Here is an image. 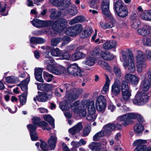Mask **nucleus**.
<instances>
[{
	"label": "nucleus",
	"mask_w": 151,
	"mask_h": 151,
	"mask_svg": "<svg viewBox=\"0 0 151 151\" xmlns=\"http://www.w3.org/2000/svg\"><path fill=\"white\" fill-rule=\"evenodd\" d=\"M128 53L129 54L128 56L129 59L127 61V53H124L122 54L123 66L125 69L127 70L130 73H133L135 70L134 57L133 54L130 50H128Z\"/></svg>",
	"instance_id": "f257e3e1"
},
{
	"label": "nucleus",
	"mask_w": 151,
	"mask_h": 151,
	"mask_svg": "<svg viewBox=\"0 0 151 151\" xmlns=\"http://www.w3.org/2000/svg\"><path fill=\"white\" fill-rule=\"evenodd\" d=\"M136 59L137 62V70L138 73H140L142 71L143 69L147 66L144 53L139 50H138Z\"/></svg>",
	"instance_id": "f03ea898"
},
{
	"label": "nucleus",
	"mask_w": 151,
	"mask_h": 151,
	"mask_svg": "<svg viewBox=\"0 0 151 151\" xmlns=\"http://www.w3.org/2000/svg\"><path fill=\"white\" fill-rule=\"evenodd\" d=\"M64 1L65 4L63 8V14L64 16L68 14L73 16L76 14L78 12L75 5L71 4L70 0H64Z\"/></svg>",
	"instance_id": "7ed1b4c3"
},
{
	"label": "nucleus",
	"mask_w": 151,
	"mask_h": 151,
	"mask_svg": "<svg viewBox=\"0 0 151 151\" xmlns=\"http://www.w3.org/2000/svg\"><path fill=\"white\" fill-rule=\"evenodd\" d=\"M83 107L88 108V114L86 117L87 120L93 121L96 119L97 115L95 114L94 102L92 101L88 102Z\"/></svg>",
	"instance_id": "20e7f679"
},
{
	"label": "nucleus",
	"mask_w": 151,
	"mask_h": 151,
	"mask_svg": "<svg viewBox=\"0 0 151 151\" xmlns=\"http://www.w3.org/2000/svg\"><path fill=\"white\" fill-rule=\"evenodd\" d=\"M124 4V3L120 0L117 1L115 4L116 13L119 17H126L128 14L127 8Z\"/></svg>",
	"instance_id": "39448f33"
},
{
	"label": "nucleus",
	"mask_w": 151,
	"mask_h": 151,
	"mask_svg": "<svg viewBox=\"0 0 151 151\" xmlns=\"http://www.w3.org/2000/svg\"><path fill=\"white\" fill-rule=\"evenodd\" d=\"M107 143L105 140L100 142H92L90 143L88 147L92 151H108L105 148Z\"/></svg>",
	"instance_id": "423d86ee"
},
{
	"label": "nucleus",
	"mask_w": 151,
	"mask_h": 151,
	"mask_svg": "<svg viewBox=\"0 0 151 151\" xmlns=\"http://www.w3.org/2000/svg\"><path fill=\"white\" fill-rule=\"evenodd\" d=\"M67 24L68 22L65 19H60L53 23L52 29L56 32H60L67 27Z\"/></svg>",
	"instance_id": "0eeeda50"
},
{
	"label": "nucleus",
	"mask_w": 151,
	"mask_h": 151,
	"mask_svg": "<svg viewBox=\"0 0 151 151\" xmlns=\"http://www.w3.org/2000/svg\"><path fill=\"white\" fill-rule=\"evenodd\" d=\"M148 98V96L145 93L139 92L135 95L133 103L137 105H142L147 101Z\"/></svg>",
	"instance_id": "6e6552de"
},
{
	"label": "nucleus",
	"mask_w": 151,
	"mask_h": 151,
	"mask_svg": "<svg viewBox=\"0 0 151 151\" xmlns=\"http://www.w3.org/2000/svg\"><path fill=\"white\" fill-rule=\"evenodd\" d=\"M95 51H92L91 54L92 55H98V56H100L104 59L107 60H110L113 59L114 56L110 52L106 51H102L99 47L97 46L95 48Z\"/></svg>",
	"instance_id": "1a4fd4ad"
},
{
	"label": "nucleus",
	"mask_w": 151,
	"mask_h": 151,
	"mask_svg": "<svg viewBox=\"0 0 151 151\" xmlns=\"http://www.w3.org/2000/svg\"><path fill=\"white\" fill-rule=\"evenodd\" d=\"M82 29V25L81 24H77L67 28L65 30V33L69 36H75L78 35Z\"/></svg>",
	"instance_id": "9d476101"
},
{
	"label": "nucleus",
	"mask_w": 151,
	"mask_h": 151,
	"mask_svg": "<svg viewBox=\"0 0 151 151\" xmlns=\"http://www.w3.org/2000/svg\"><path fill=\"white\" fill-rule=\"evenodd\" d=\"M95 105L96 109L98 111L103 112L106 105V100L104 97L101 95L99 96L96 99Z\"/></svg>",
	"instance_id": "9b49d317"
},
{
	"label": "nucleus",
	"mask_w": 151,
	"mask_h": 151,
	"mask_svg": "<svg viewBox=\"0 0 151 151\" xmlns=\"http://www.w3.org/2000/svg\"><path fill=\"white\" fill-rule=\"evenodd\" d=\"M52 97V92L51 91L46 92H38V95L34 98L33 100L35 101L37 100L40 102H44L49 100Z\"/></svg>",
	"instance_id": "f8f14e48"
},
{
	"label": "nucleus",
	"mask_w": 151,
	"mask_h": 151,
	"mask_svg": "<svg viewBox=\"0 0 151 151\" xmlns=\"http://www.w3.org/2000/svg\"><path fill=\"white\" fill-rule=\"evenodd\" d=\"M69 74L74 76H82L83 71L76 64H73L69 66L67 68Z\"/></svg>",
	"instance_id": "ddd939ff"
},
{
	"label": "nucleus",
	"mask_w": 151,
	"mask_h": 151,
	"mask_svg": "<svg viewBox=\"0 0 151 151\" xmlns=\"http://www.w3.org/2000/svg\"><path fill=\"white\" fill-rule=\"evenodd\" d=\"M31 23L35 27L41 28L51 26L52 22L51 20H42L35 19L31 22Z\"/></svg>",
	"instance_id": "4468645a"
},
{
	"label": "nucleus",
	"mask_w": 151,
	"mask_h": 151,
	"mask_svg": "<svg viewBox=\"0 0 151 151\" xmlns=\"http://www.w3.org/2000/svg\"><path fill=\"white\" fill-rule=\"evenodd\" d=\"M122 94L123 99L125 101L129 100L131 96V91L129 89L127 83L123 81L121 86Z\"/></svg>",
	"instance_id": "2eb2a0df"
},
{
	"label": "nucleus",
	"mask_w": 151,
	"mask_h": 151,
	"mask_svg": "<svg viewBox=\"0 0 151 151\" xmlns=\"http://www.w3.org/2000/svg\"><path fill=\"white\" fill-rule=\"evenodd\" d=\"M95 51V48L94 50L90 52L89 55L83 62L84 64L89 66H93L95 64L97 61L96 58L95 56H98V55L91 54V52L92 51Z\"/></svg>",
	"instance_id": "dca6fc26"
},
{
	"label": "nucleus",
	"mask_w": 151,
	"mask_h": 151,
	"mask_svg": "<svg viewBox=\"0 0 151 151\" xmlns=\"http://www.w3.org/2000/svg\"><path fill=\"white\" fill-rule=\"evenodd\" d=\"M122 84L119 81H115L111 86V94L112 96L114 97L118 96L120 92V87Z\"/></svg>",
	"instance_id": "f3484780"
},
{
	"label": "nucleus",
	"mask_w": 151,
	"mask_h": 151,
	"mask_svg": "<svg viewBox=\"0 0 151 151\" xmlns=\"http://www.w3.org/2000/svg\"><path fill=\"white\" fill-rule=\"evenodd\" d=\"M109 1L108 0H104L101 3V9L104 15L111 18V14L109 11Z\"/></svg>",
	"instance_id": "a211bd4d"
},
{
	"label": "nucleus",
	"mask_w": 151,
	"mask_h": 151,
	"mask_svg": "<svg viewBox=\"0 0 151 151\" xmlns=\"http://www.w3.org/2000/svg\"><path fill=\"white\" fill-rule=\"evenodd\" d=\"M44 63L46 66V69L49 72L52 71V69L55 65V60L52 57L45 59Z\"/></svg>",
	"instance_id": "6ab92c4d"
},
{
	"label": "nucleus",
	"mask_w": 151,
	"mask_h": 151,
	"mask_svg": "<svg viewBox=\"0 0 151 151\" xmlns=\"http://www.w3.org/2000/svg\"><path fill=\"white\" fill-rule=\"evenodd\" d=\"M83 126L81 123L79 122L68 130L69 133L72 135L79 133L83 129Z\"/></svg>",
	"instance_id": "aec40b11"
},
{
	"label": "nucleus",
	"mask_w": 151,
	"mask_h": 151,
	"mask_svg": "<svg viewBox=\"0 0 151 151\" xmlns=\"http://www.w3.org/2000/svg\"><path fill=\"white\" fill-rule=\"evenodd\" d=\"M115 127L116 126L114 124L109 123L104 125L102 128L106 136H109L111 134V131L114 130Z\"/></svg>",
	"instance_id": "412c9836"
},
{
	"label": "nucleus",
	"mask_w": 151,
	"mask_h": 151,
	"mask_svg": "<svg viewBox=\"0 0 151 151\" xmlns=\"http://www.w3.org/2000/svg\"><path fill=\"white\" fill-rule=\"evenodd\" d=\"M60 10L58 12L55 9H52L50 12V17L52 19H57L60 17H63L64 15L63 14V9H60Z\"/></svg>",
	"instance_id": "4be33fe9"
},
{
	"label": "nucleus",
	"mask_w": 151,
	"mask_h": 151,
	"mask_svg": "<svg viewBox=\"0 0 151 151\" xmlns=\"http://www.w3.org/2000/svg\"><path fill=\"white\" fill-rule=\"evenodd\" d=\"M67 100H64L62 101L59 105L60 109L63 111H65L69 110L71 107L70 101H72L70 99L68 100L65 97Z\"/></svg>",
	"instance_id": "5701e85b"
},
{
	"label": "nucleus",
	"mask_w": 151,
	"mask_h": 151,
	"mask_svg": "<svg viewBox=\"0 0 151 151\" xmlns=\"http://www.w3.org/2000/svg\"><path fill=\"white\" fill-rule=\"evenodd\" d=\"M52 71L49 72L57 75H59L64 73L66 71L65 68L61 66H56L55 65Z\"/></svg>",
	"instance_id": "b1692460"
},
{
	"label": "nucleus",
	"mask_w": 151,
	"mask_h": 151,
	"mask_svg": "<svg viewBox=\"0 0 151 151\" xmlns=\"http://www.w3.org/2000/svg\"><path fill=\"white\" fill-rule=\"evenodd\" d=\"M150 30H151V27L148 25H146L138 29L137 31L139 34L145 36L149 34Z\"/></svg>",
	"instance_id": "393cba45"
},
{
	"label": "nucleus",
	"mask_w": 151,
	"mask_h": 151,
	"mask_svg": "<svg viewBox=\"0 0 151 151\" xmlns=\"http://www.w3.org/2000/svg\"><path fill=\"white\" fill-rule=\"evenodd\" d=\"M106 17L110 19L111 21L105 23L102 22H100L101 27L102 29H104L111 28L114 25V20L112 16H111V18H110L109 17Z\"/></svg>",
	"instance_id": "a878e982"
},
{
	"label": "nucleus",
	"mask_w": 151,
	"mask_h": 151,
	"mask_svg": "<svg viewBox=\"0 0 151 151\" xmlns=\"http://www.w3.org/2000/svg\"><path fill=\"white\" fill-rule=\"evenodd\" d=\"M138 13H134L131 16V19L132 20V28H137L140 25L141 22L138 19H136V17L139 16Z\"/></svg>",
	"instance_id": "bb28decb"
},
{
	"label": "nucleus",
	"mask_w": 151,
	"mask_h": 151,
	"mask_svg": "<svg viewBox=\"0 0 151 151\" xmlns=\"http://www.w3.org/2000/svg\"><path fill=\"white\" fill-rule=\"evenodd\" d=\"M38 89L42 91H49L52 89L53 87L50 84L40 83H36Z\"/></svg>",
	"instance_id": "cd10ccee"
},
{
	"label": "nucleus",
	"mask_w": 151,
	"mask_h": 151,
	"mask_svg": "<svg viewBox=\"0 0 151 151\" xmlns=\"http://www.w3.org/2000/svg\"><path fill=\"white\" fill-rule=\"evenodd\" d=\"M83 90L81 88H73L70 100L73 101L77 99L79 95L83 93Z\"/></svg>",
	"instance_id": "c85d7f7f"
},
{
	"label": "nucleus",
	"mask_w": 151,
	"mask_h": 151,
	"mask_svg": "<svg viewBox=\"0 0 151 151\" xmlns=\"http://www.w3.org/2000/svg\"><path fill=\"white\" fill-rule=\"evenodd\" d=\"M129 120L131 119H137L139 121L142 123L144 121V119L143 116L137 113H131L127 114Z\"/></svg>",
	"instance_id": "c756f323"
},
{
	"label": "nucleus",
	"mask_w": 151,
	"mask_h": 151,
	"mask_svg": "<svg viewBox=\"0 0 151 151\" xmlns=\"http://www.w3.org/2000/svg\"><path fill=\"white\" fill-rule=\"evenodd\" d=\"M57 141V138L56 135L51 136L48 141V143L51 150H54Z\"/></svg>",
	"instance_id": "7c9ffc66"
},
{
	"label": "nucleus",
	"mask_w": 151,
	"mask_h": 151,
	"mask_svg": "<svg viewBox=\"0 0 151 151\" xmlns=\"http://www.w3.org/2000/svg\"><path fill=\"white\" fill-rule=\"evenodd\" d=\"M117 44L116 42L114 40H107L103 44V47L106 50H109L114 47Z\"/></svg>",
	"instance_id": "2f4dec72"
},
{
	"label": "nucleus",
	"mask_w": 151,
	"mask_h": 151,
	"mask_svg": "<svg viewBox=\"0 0 151 151\" xmlns=\"http://www.w3.org/2000/svg\"><path fill=\"white\" fill-rule=\"evenodd\" d=\"M49 1L51 4L57 6L59 9H62L65 4L63 2V0H49Z\"/></svg>",
	"instance_id": "473e14b6"
},
{
	"label": "nucleus",
	"mask_w": 151,
	"mask_h": 151,
	"mask_svg": "<svg viewBox=\"0 0 151 151\" xmlns=\"http://www.w3.org/2000/svg\"><path fill=\"white\" fill-rule=\"evenodd\" d=\"M139 16L143 20L147 21L151 20V10H145L142 12Z\"/></svg>",
	"instance_id": "72a5a7b5"
},
{
	"label": "nucleus",
	"mask_w": 151,
	"mask_h": 151,
	"mask_svg": "<svg viewBox=\"0 0 151 151\" xmlns=\"http://www.w3.org/2000/svg\"><path fill=\"white\" fill-rule=\"evenodd\" d=\"M62 86H64L66 89V94L65 97L68 100H70L73 88H72V86L69 84H65Z\"/></svg>",
	"instance_id": "f704fd0d"
},
{
	"label": "nucleus",
	"mask_w": 151,
	"mask_h": 151,
	"mask_svg": "<svg viewBox=\"0 0 151 151\" xmlns=\"http://www.w3.org/2000/svg\"><path fill=\"white\" fill-rule=\"evenodd\" d=\"M150 83L149 81L147 79H145L142 81L141 83L140 88L144 91H147L150 88Z\"/></svg>",
	"instance_id": "c9c22d12"
},
{
	"label": "nucleus",
	"mask_w": 151,
	"mask_h": 151,
	"mask_svg": "<svg viewBox=\"0 0 151 151\" xmlns=\"http://www.w3.org/2000/svg\"><path fill=\"white\" fill-rule=\"evenodd\" d=\"M118 120L120 121H124L123 124L124 126L128 125L131 122V121L129 120L127 114L119 116Z\"/></svg>",
	"instance_id": "e433bc0d"
},
{
	"label": "nucleus",
	"mask_w": 151,
	"mask_h": 151,
	"mask_svg": "<svg viewBox=\"0 0 151 151\" xmlns=\"http://www.w3.org/2000/svg\"><path fill=\"white\" fill-rule=\"evenodd\" d=\"M106 81L105 84L103 86L102 90L101 91V93L103 94H106L108 92L109 89V87L110 83V81L109 78L106 74H105Z\"/></svg>",
	"instance_id": "4c0bfd02"
},
{
	"label": "nucleus",
	"mask_w": 151,
	"mask_h": 151,
	"mask_svg": "<svg viewBox=\"0 0 151 151\" xmlns=\"http://www.w3.org/2000/svg\"><path fill=\"white\" fill-rule=\"evenodd\" d=\"M85 20V18L83 16H78L70 21L69 22V24L70 25H73L76 23L82 22H84Z\"/></svg>",
	"instance_id": "58836bf2"
},
{
	"label": "nucleus",
	"mask_w": 151,
	"mask_h": 151,
	"mask_svg": "<svg viewBox=\"0 0 151 151\" xmlns=\"http://www.w3.org/2000/svg\"><path fill=\"white\" fill-rule=\"evenodd\" d=\"M86 55L84 53L80 52H77L72 54V57L73 61H76L83 58Z\"/></svg>",
	"instance_id": "ea45409f"
},
{
	"label": "nucleus",
	"mask_w": 151,
	"mask_h": 151,
	"mask_svg": "<svg viewBox=\"0 0 151 151\" xmlns=\"http://www.w3.org/2000/svg\"><path fill=\"white\" fill-rule=\"evenodd\" d=\"M93 30L91 28H88L85 29L80 34L81 37L84 38L88 37L93 32Z\"/></svg>",
	"instance_id": "a19ab883"
},
{
	"label": "nucleus",
	"mask_w": 151,
	"mask_h": 151,
	"mask_svg": "<svg viewBox=\"0 0 151 151\" xmlns=\"http://www.w3.org/2000/svg\"><path fill=\"white\" fill-rule=\"evenodd\" d=\"M29 81V77L28 76V78L22 81L19 85L21 89L24 91H26L27 90V85Z\"/></svg>",
	"instance_id": "79ce46f5"
},
{
	"label": "nucleus",
	"mask_w": 151,
	"mask_h": 151,
	"mask_svg": "<svg viewBox=\"0 0 151 151\" xmlns=\"http://www.w3.org/2000/svg\"><path fill=\"white\" fill-rule=\"evenodd\" d=\"M144 130L143 126L140 123H137L134 127V131L137 134H141Z\"/></svg>",
	"instance_id": "37998d69"
},
{
	"label": "nucleus",
	"mask_w": 151,
	"mask_h": 151,
	"mask_svg": "<svg viewBox=\"0 0 151 151\" xmlns=\"http://www.w3.org/2000/svg\"><path fill=\"white\" fill-rule=\"evenodd\" d=\"M27 127L29 129V130L30 132V136L31 140H35L33 138V136H35V139L37 138V137L35 135H33V132H35L37 127L34 125L32 124L28 125L27 126Z\"/></svg>",
	"instance_id": "c03bdc74"
},
{
	"label": "nucleus",
	"mask_w": 151,
	"mask_h": 151,
	"mask_svg": "<svg viewBox=\"0 0 151 151\" xmlns=\"http://www.w3.org/2000/svg\"><path fill=\"white\" fill-rule=\"evenodd\" d=\"M106 136L104 132L103 131V128L101 131L96 133L93 137V140L94 141H98L101 138Z\"/></svg>",
	"instance_id": "a18cd8bd"
},
{
	"label": "nucleus",
	"mask_w": 151,
	"mask_h": 151,
	"mask_svg": "<svg viewBox=\"0 0 151 151\" xmlns=\"http://www.w3.org/2000/svg\"><path fill=\"white\" fill-rule=\"evenodd\" d=\"M41 48L44 50L43 52V55L46 58L51 57L49 56L50 52L51 51V47L47 46L41 47Z\"/></svg>",
	"instance_id": "49530a36"
},
{
	"label": "nucleus",
	"mask_w": 151,
	"mask_h": 151,
	"mask_svg": "<svg viewBox=\"0 0 151 151\" xmlns=\"http://www.w3.org/2000/svg\"><path fill=\"white\" fill-rule=\"evenodd\" d=\"M43 118L45 120L49 122L50 125L53 128H54V119L50 115H44Z\"/></svg>",
	"instance_id": "de8ad7c7"
},
{
	"label": "nucleus",
	"mask_w": 151,
	"mask_h": 151,
	"mask_svg": "<svg viewBox=\"0 0 151 151\" xmlns=\"http://www.w3.org/2000/svg\"><path fill=\"white\" fill-rule=\"evenodd\" d=\"M97 63L103 69L109 71L110 70L111 68L106 62L102 60H100Z\"/></svg>",
	"instance_id": "09e8293b"
},
{
	"label": "nucleus",
	"mask_w": 151,
	"mask_h": 151,
	"mask_svg": "<svg viewBox=\"0 0 151 151\" xmlns=\"http://www.w3.org/2000/svg\"><path fill=\"white\" fill-rule=\"evenodd\" d=\"M60 59L61 60H69L70 58V55L67 51L63 50L60 51V53L59 55Z\"/></svg>",
	"instance_id": "8fccbe9b"
},
{
	"label": "nucleus",
	"mask_w": 151,
	"mask_h": 151,
	"mask_svg": "<svg viewBox=\"0 0 151 151\" xmlns=\"http://www.w3.org/2000/svg\"><path fill=\"white\" fill-rule=\"evenodd\" d=\"M27 94V92L25 91L19 96L20 103L22 105H24L26 103Z\"/></svg>",
	"instance_id": "3c124183"
},
{
	"label": "nucleus",
	"mask_w": 151,
	"mask_h": 151,
	"mask_svg": "<svg viewBox=\"0 0 151 151\" xmlns=\"http://www.w3.org/2000/svg\"><path fill=\"white\" fill-rule=\"evenodd\" d=\"M43 77L44 79L47 82H50L53 78V76L48 73L44 71L43 72Z\"/></svg>",
	"instance_id": "603ef678"
},
{
	"label": "nucleus",
	"mask_w": 151,
	"mask_h": 151,
	"mask_svg": "<svg viewBox=\"0 0 151 151\" xmlns=\"http://www.w3.org/2000/svg\"><path fill=\"white\" fill-rule=\"evenodd\" d=\"M62 40L61 37L54 38L51 39V45L52 46L55 47Z\"/></svg>",
	"instance_id": "864d4df0"
},
{
	"label": "nucleus",
	"mask_w": 151,
	"mask_h": 151,
	"mask_svg": "<svg viewBox=\"0 0 151 151\" xmlns=\"http://www.w3.org/2000/svg\"><path fill=\"white\" fill-rule=\"evenodd\" d=\"M60 53V50L58 48L51 49L50 53L52 56L55 57L59 56Z\"/></svg>",
	"instance_id": "5fc2aeb1"
},
{
	"label": "nucleus",
	"mask_w": 151,
	"mask_h": 151,
	"mask_svg": "<svg viewBox=\"0 0 151 151\" xmlns=\"http://www.w3.org/2000/svg\"><path fill=\"white\" fill-rule=\"evenodd\" d=\"M147 141L145 140L138 139L135 140L133 142V145L134 146H139L146 143Z\"/></svg>",
	"instance_id": "6e6d98bb"
},
{
	"label": "nucleus",
	"mask_w": 151,
	"mask_h": 151,
	"mask_svg": "<svg viewBox=\"0 0 151 151\" xmlns=\"http://www.w3.org/2000/svg\"><path fill=\"white\" fill-rule=\"evenodd\" d=\"M6 82L8 83H15L17 79L14 76H8L5 78Z\"/></svg>",
	"instance_id": "4d7b16f0"
},
{
	"label": "nucleus",
	"mask_w": 151,
	"mask_h": 151,
	"mask_svg": "<svg viewBox=\"0 0 151 151\" xmlns=\"http://www.w3.org/2000/svg\"><path fill=\"white\" fill-rule=\"evenodd\" d=\"M91 130V127L90 125H87L86 126L83 131V137H86L87 136Z\"/></svg>",
	"instance_id": "13d9d810"
},
{
	"label": "nucleus",
	"mask_w": 151,
	"mask_h": 151,
	"mask_svg": "<svg viewBox=\"0 0 151 151\" xmlns=\"http://www.w3.org/2000/svg\"><path fill=\"white\" fill-rule=\"evenodd\" d=\"M38 126L41 127L43 130L46 129L49 130L51 129V128L49 127L48 124L44 121L41 122L40 125Z\"/></svg>",
	"instance_id": "bf43d9fd"
},
{
	"label": "nucleus",
	"mask_w": 151,
	"mask_h": 151,
	"mask_svg": "<svg viewBox=\"0 0 151 151\" xmlns=\"http://www.w3.org/2000/svg\"><path fill=\"white\" fill-rule=\"evenodd\" d=\"M62 38V41H63L61 45V46L62 47L67 44L70 41V37L67 36H65Z\"/></svg>",
	"instance_id": "052dcab7"
},
{
	"label": "nucleus",
	"mask_w": 151,
	"mask_h": 151,
	"mask_svg": "<svg viewBox=\"0 0 151 151\" xmlns=\"http://www.w3.org/2000/svg\"><path fill=\"white\" fill-rule=\"evenodd\" d=\"M139 78L137 76L135 75H133L131 80V84L135 85L139 83Z\"/></svg>",
	"instance_id": "680f3d73"
},
{
	"label": "nucleus",
	"mask_w": 151,
	"mask_h": 151,
	"mask_svg": "<svg viewBox=\"0 0 151 151\" xmlns=\"http://www.w3.org/2000/svg\"><path fill=\"white\" fill-rule=\"evenodd\" d=\"M79 104V101H77L75 102L72 105H71L72 109L75 113H76V111L78 110Z\"/></svg>",
	"instance_id": "e2e57ef3"
},
{
	"label": "nucleus",
	"mask_w": 151,
	"mask_h": 151,
	"mask_svg": "<svg viewBox=\"0 0 151 151\" xmlns=\"http://www.w3.org/2000/svg\"><path fill=\"white\" fill-rule=\"evenodd\" d=\"M113 71L117 76H121L122 74L121 70L119 67L117 66H114L113 68Z\"/></svg>",
	"instance_id": "0e129e2a"
},
{
	"label": "nucleus",
	"mask_w": 151,
	"mask_h": 151,
	"mask_svg": "<svg viewBox=\"0 0 151 151\" xmlns=\"http://www.w3.org/2000/svg\"><path fill=\"white\" fill-rule=\"evenodd\" d=\"M133 74L130 73H127L125 76L124 78L125 81H124L127 83H131L132 78L133 76Z\"/></svg>",
	"instance_id": "69168bd1"
},
{
	"label": "nucleus",
	"mask_w": 151,
	"mask_h": 151,
	"mask_svg": "<svg viewBox=\"0 0 151 151\" xmlns=\"http://www.w3.org/2000/svg\"><path fill=\"white\" fill-rule=\"evenodd\" d=\"M143 42L145 45L151 46V40L148 37H146L143 39Z\"/></svg>",
	"instance_id": "338daca9"
},
{
	"label": "nucleus",
	"mask_w": 151,
	"mask_h": 151,
	"mask_svg": "<svg viewBox=\"0 0 151 151\" xmlns=\"http://www.w3.org/2000/svg\"><path fill=\"white\" fill-rule=\"evenodd\" d=\"M146 146L145 145H141L140 146H137L135 149L134 151H145L146 148Z\"/></svg>",
	"instance_id": "774afa93"
}]
</instances>
